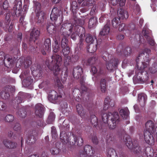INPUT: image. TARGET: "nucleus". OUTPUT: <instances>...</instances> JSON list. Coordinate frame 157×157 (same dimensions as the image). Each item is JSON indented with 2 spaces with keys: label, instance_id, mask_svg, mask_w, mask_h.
<instances>
[{
  "label": "nucleus",
  "instance_id": "f257e3e1",
  "mask_svg": "<svg viewBox=\"0 0 157 157\" xmlns=\"http://www.w3.org/2000/svg\"><path fill=\"white\" fill-rule=\"evenodd\" d=\"M114 102L109 97L104 101L103 111L101 113L102 119L104 123L108 124L111 129L115 128L119 121V117L117 112L114 111Z\"/></svg>",
  "mask_w": 157,
  "mask_h": 157
},
{
  "label": "nucleus",
  "instance_id": "f03ea898",
  "mask_svg": "<svg viewBox=\"0 0 157 157\" xmlns=\"http://www.w3.org/2000/svg\"><path fill=\"white\" fill-rule=\"evenodd\" d=\"M151 50L145 48L142 52L139 54L136 60L137 69L136 71V74L138 80L141 83L146 82L148 78V74L144 69L149 66L150 59L149 54Z\"/></svg>",
  "mask_w": 157,
  "mask_h": 157
},
{
  "label": "nucleus",
  "instance_id": "7ed1b4c3",
  "mask_svg": "<svg viewBox=\"0 0 157 157\" xmlns=\"http://www.w3.org/2000/svg\"><path fill=\"white\" fill-rule=\"evenodd\" d=\"M124 140L126 146L134 154L140 155L144 153L147 156L151 157V149L150 147H148L145 148L144 146H139L137 143V140L132 141L131 138L128 135L125 136H124Z\"/></svg>",
  "mask_w": 157,
  "mask_h": 157
},
{
  "label": "nucleus",
  "instance_id": "20e7f679",
  "mask_svg": "<svg viewBox=\"0 0 157 157\" xmlns=\"http://www.w3.org/2000/svg\"><path fill=\"white\" fill-rule=\"evenodd\" d=\"M62 62L61 56L59 55L54 54L52 56L51 60H46L45 64L50 70H53L55 75L57 76L60 71L59 67Z\"/></svg>",
  "mask_w": 157,
  "mask_h": 157
},
{
  "label": "nucleus",
  "instance_id": "39448f33",
  "mask_svg": "<svg viewBox=\"0 0 157 157\" xmlns=\"http://www.w3.org/2000/svg\"><path fill=\"white\" fill-rule=\"evenodd\" d=\"M63 37L61 41L62 52L64 55L69 54L70 52V47L68 45V40L67 36L62 35Z\"/></svg>",
  "mask_w": 157,
  "mask_h": 157
},
{
  "label": "nucleus",
  "instance_id": "423d86ee",
  "mask_svg": "<svg viewBox=\"0 0 157 157\" xmlns=\"http://www.w3.org/2000/svg\"><path fill=\"white\" fill-rule=\"evenodd\" d=\"M73 25L70 23H65L63 24L60 29V33L61 35H68V31L70 34L72 32Z\"/></svg>",
  "mask_w": 157,
  "mask_h": 157
},
{
  "label": "nucleus",
  "instance_id": "0eeeda50",
  "mask_svg": "<svg viewBox=\"0 0 157 157\" xmlns=\"http://www.w3.org/2000/svg\"><path fill=\"white\" fill-rule=\"evenodd\" d=\"M62 97V95L56 91L52 90L49 93L48 98L51 102L55 103L59 101Z\"/></svg>",
  "mask_w": 157,
  "mask_h": 157
},
{
  "label": "nucleus",
  "instance_id": "6e6552de",
  "mask_svg": "<svg viewBox=\"0 0 157 157\" xmlns=\"http://www.w3.org/2000/svg\"><path fill=\"white\" fill-rule=\"evenodd\" d=\"M14 86H5L0 93L1 97L2 99H7L10 96L9 92H13L15 91Z\"/></svg>",
  "mask_w": 157,
  "mask_h": 157
},
{
  "label": "nucleus",
  "instance_id": "1a4fd4ad",
  "mask_svg": "<svg viewBox=\"0 0 157 157\" xmlns=\"http://www.w3.org/2000/svg\"><path fill=\"white\" fill-rule=\"evenodd\" d=\"M94 153L92 147L88 145H85L84 150L80 154L81 157H91Z\"/></svg>",
  "mask_w": 157,
  "mask_h": 157
},
{
  "label": "nucleus",
  "instance_id": "9d476101",
  "mask_svg": "<svg viewBox=\"0 0 157 157\" xmlns=\"http://www.w3.org/2000/svg\"><path fill=\"white\" fill-rule=\"evenodd\" d=\"M119 64V61L117 59L114 58L110 59L109 61L106 62V67L108 71H112L117 69Z\"/></svg>",
  "mask_w": 157,
  "mask_h": 157
},
{
  "label": "nucleus",
  "instance_id": "9b49d317",
  "mask_svg": "<svg viewBox=\"0 0 157 157\" xmlns=\"http://www.w3.org/2000/svg\"><path fill=\"white\" fill-rule=\"evenodd\" d=\"M36 136L37 133L35 130L30 131L28 138L26 140L27 144L31 145L34 143L36 140Z\"/></svg>",
  "mask_w": 157,
  "mask_h": 157
},
{
  "label": "nucleus",
  "instance_id": "f8f14e48",
  "mask_svg": "<svg viewBox=\"0 0 157 157\" xmlns=\"http://www.w3.org/2000/svg\"><path fill=\"white\" fill-rule=\"evenodd\" d=\"M152 132L144 131V139L147 144L150 145H154L155 143V140L152 134Z\"/></svg>",
  "mask_w": 157,
  "mask_h": 157
},
{
  "label": "nucleus",
  "instance_id": "ddd939ff",
  "mask_svg": "<svg viewBox=\"0 0 157 157\" xmlns=\"http://www.w3.org/2000/svg\"><path fill=\"white\" fill-rule=\"evenodd\" d=\"M109 81V78L108 77L102 78L99 82V88L101 91L105 93L106 91L107 83Z\"/></svg>",
  "mask_w": 157,
  "mask_h": 157
},
{
  "label": "nucleus",
  "instance_id": "4468645a",
  "mask_svg": "<svg viewBox=\"0 0 157 157\" xmlns=\"http://www.w3.org/2000/svg\"><path fill=\"white\" fill-rule=\"evenodd\" d=\"M40 34V31L39 30L35 28H33L30 34L29 41H33L34 43L35 41L39 38Z\"/></svg>",
  "mask_w": 157,
  "mask_h": 157
},
{
  "label": "nucleus",
  "instance_id": "2eb2a0df",
  "mask_svg": "<svg viewBox=\"0 0 157 157\" xmlns=\"http://www.w3.org/2000/svg\"><path fill=\"white\" fill-rule=\"evenodd\" d=\"M150 31L146 28H144L142 31V33L144 37H145L147 40L148 41L149 44L152 46L155 45V42L152 38L149 35Z\"/></svg>",
  "mask_w": 157,
  "mask_h": 157
},
{
  "label": "nucleus",
  "instance_id": "dca6fc26",
  "mask_svg": "<svg viewBox=\"0 0 157 157\" xmlns=\"http://www.w3.org/2000/svg\"><path fill=\"white\" fill-rule=\"evenodd\" d=\"M82 73V68L81 66H78L74 67L73 75L75 78L78 79L81 77Z\"/></svg>",
  "mask_w": 157,
  "mask_h": 157
},
{
  "label": "nucleus",
  "instance_id": "f3484780",
  "mask_svg": "<svg viewBox=\"0 0 157 157\" xmlns=\"http://www.w3.org/2000/svg\"><path fill=\"white\" fill-rule=\"evenodd\" d=\"M44 108L41 104L39 103L36 105L35 113L36 116L42 117L44 114Z\"/></svg>",
  "mask_w": 157,
  "mask_h": 157
},
{
  "label": "nucleus",
  "instance_id": "a211bd4d",
  "mask_svg": "<svg viewBox=\"0 0 157 157\" xmlns=\"http://www.w3.org/2000/svg\"><path fill=\"white\" fill-rule=\"evenodd\" d=\"M74 138V142H72V144L78 147L82 146L83 144V140L81 136H77L74 134H72Z\"/></svg>",
  "mask_w": 157,
  "mask_h": 157
},
{
  "label": "nucleus",
  "instance_id": "6ab92c4d",
  "mask_svg": "<svg viewBox=\"0 0 157 157\" xmlns=\"http://www.w3.org/2000/svg\"><path fill=\"white\" fill-rule=\"evenodd\" d=\"M146 130L147 131L152 132V134L156 132L155 129L154 128V124L152 121L151 120L148 121L145 124Z\"/></svg>",
  "mask_w": 157,
  "mask_h": 157
},
{
  "label": "nucleus",
  "instance_id": "aec40b11",
  "mask_svg": "<svg viewBox=\"0 0 157 157\" xmlns=\"http://www.w3.org/2000/svg\"><path fill=\"white\" fill-rule=\"evenodd\" d=\"M60 11L57 7H54L52 10L50 15V19L51 20L56 21L58 17L59 16Z\"/></svg>",
  "mask_w": 157,
  "mask_h": 157
},
{
  "label": "nucleus",
  "instance_id": "412c9836",
  "mask_svg": "<svg viewBox=\"0 0 157 157\" xmlns=\"http://www.w3.org/2000/svg\"><path fill=\"white\" fill-rule=\"evenodd\" d=\"M69 138L70 137L67 136L65 131H62L60 132V139L63 144H66L69 142H70V139Z\"/></svg>",
  "mask_w": 157,
  "mask_h": 157
},
{
  "label": "nucleus",
  "instance_id": "4be33fe9",
  "mask_svg": "<svg viewBox=\"0 0 157 157\" xmlns=\"http://www.w3.org/2000/svg\"><path fill=\"white\" fill-rule=\"evenodd\" d=\"M3 143L6 148L9 149H13L16 148L17 146L16 143L7 139L4 140Z\"/></svg>",
  "mask_w": 157,
  "mask_h": 157
},
{
  "label": "nucleus",
  "instance_id": "5701e85b",
  "mask_svg": "<svg viewBox=\"0 0 157 157\" xmlns=\"http://www.w3.org/2000/svg\"><path fill=\"white\" fill-rule=\"evenodd\" d=\"M77 112L78 114L82 118H85L86 116V112L85 110L81 105L78 104L76 105Z\"/></svg>",
  "mask_w": 157,
  "mask_h": 157
},
{
  "label": "nucleus",
  "instance_id": "b1692460",
  "mask_svg": "<svg viewBox=\"0 0 157 157\" xmlns=\"http://www.w3.org/2000/svg\"><path fill=\"white\" fill-rule=\"evenodd\" d=\"M138 100L141 107H144L147 99V96L144 93H141L138 94Z\"/></svg>",
  "mask_w": 157,
  "mask_h": 157
},
{
  "label": "nucleus",
  "instance_id": "393cba45",
  "mask_svg": "<svg viewBox=\"0 0 157 157\" xmlns=\"http://www.w3.org/2000/svg\"><path fill=\"white\" fill-rule=\"evenodd\" d=\"M110 30L109 23H107L104 26L103 28L100 31L99 35L101 36H104L108 35L109 33Z\"/></svg>",
  "mask_w": 157,
  "mask_h": 157
},
{
  "label": "nucleus",
  "instance_id": "a878e982",
  "mask_svg": "<svg viewBox=\"0 0 157 157\" xmlns=\"http://www.w3.org/2000/svg\"><path fill=\"white\" fill-rule=\"evenodd\" d=\"M118 18L122 19H126L128 18V14L127 11L121 9L120 10L118 11Z\"/></svg>",
  "mask_w": 157,
  "mask_h": 157
},
{
  "label": "nucleus",
  "instance_id": "bb28decb",
  "mask_svg": "<svg viewBox=\"0 0 157 157\" xmlns=\"http://www.w3.org/2000/svg\"><path fill=\"white\" fill-rule=\"evenodd\" d=\"M76 32H77L78 36H79L80 39H84L85 36V30L82 26H80L77 28Z\"/></svg>",
  "mask_w": 157,
  "mask_h": 157
},
{
  "label": "nucleus",
  "instance_id": "cd10ccee",
  "mask_svg": "<svg viewBox=\"0 0 157 157\" xmlns=\"http://www.w3.org/2000/svg\"><path fill=\"white\" fill-rule=\"evenodd\" d=\"M98 59L96 57H93L89 58L87 60H85L84 63L86 65L93 66L96 63Z\"/></svg>",
  "mask_w": 157,
  "mask_h": 157
},
{
  "label": "nucleus",
  "instance_id": "c85d7f7f",
  "mask_svg": "<svg viewBox=\"0 0 157 157\" xmlns=\"http://www.w3.org/2000/svg\"><path fill=\"white\" fill-rule=\"evenodd\" d=\"M36 16L38 19V22L40 23L42 22L44 20V17L45 13L42 10L36 11Z\"/></svg>",
  "mask_w": 157,
  "mask_h": 157
},
{
  "label": "nucleus",
  "instance_id": "c756f323",
  "mask_svg": "<svg viewBox=\"0 0 157 157\" xmlns=\"http://www.w3.org/2000/svg\"><path fill=\"white\" fill-rule=\"evenodd\" d=\"M69 54L64 55L63 54L64 56V65L66 67L65 70L66 68L68 69L67 67L71 63V57L68 56Z\"/></svg>",
  "mask_w": 157,
  "mask_h": 157
},
{
  "label": "nucleus",
  "instance_id": "7c9ffc66",
  "mask_svg": "<svg viewBox=\"0 0 157 157\" xmlns=\"http://www.w3.org/2000/svg\"><path fill=\"white\" fill-rule=\"evenodd\" d=\"M90 122L93 125V127L97 128L98 121V118L95 115H92L90 114Z\"/></svg>",
  "mask_w": 157,
  "mask_h": 157
},
{
  "label": "nucleus",
  "instance_id": "2f4dec72",
  "mask_svg": "<svg viewBox=\"0 0 157 157\" xmlns=\"http://www.w3.org/2000/svg\"><path fill=\"white\" fill-rule=\"evenodd\" d=\"M98 22L97 18L96 17H92L89 20L88 23V27L92 28L96 26Z\"/></svg>",
  "mask_w": 157,
  "mask_h": 157
},
{
  "label": "nucleus",
  "instance_id": "473e14b6",
  "mask_svg": "<svg viewBox=\"0 0 157 157\" xmlns=\"http://www.w3.org/2000/svg\"><path fill=\"white\" fill-rule=\"evenodd\" d=\"M47 29L48 32L51 34L56 33V27L55 26L52 24L50 23L48 25H47Z\"/></svg>",
  "mask_w": 157,
  "mask_h": 157
},
{
  "label": "nucleus",
  "instance_id": "72a5a7b5",
  "mask_svg": "<svg viewBox=\"0 0 157 157\" xmlns=\"http://www.w3.org/2000/svg\"><path fill=\"white\" fill-rule=\"evenodd\" d=\"M44 49L49 52L51 50V41L50 38L46 39L44 41Z\"/></svg>",
  "mask_w": 157,
  "mask_h": 157
},
{
  "label": "nucleus",
  "instance_id": "f704fd0d",
  "mask_svg": "<svg viewBox=\"0 0 157 157\" xmlns=\"http://www.w3.org/2000/svg\"><path fill=\"white\" fill-rule=\"evenodd\" d=\"M85 23V21L81 19L75 18L74 20V24L75 25L76 29L78 28L80 26H82Z\"/></svg>",
  "mask_w": 157,
  "mask_h": 157
},
{
  "label": "nucleus",
  "instance_id": "c9c22d12",
  "mask_svg": "<svg viewBox=\"0 0 157 157\" xmlns=\"http://www.w3.org/2000/svg\"><path fill=\"white\" fill-rule=\"evenodd\" d=\"M108 157H118L115 150L112 148L108 149Z\"/></svg>",
  "mask_w": 157,
  "mask_h": 157
},
{
  "label": "nucleus",
  "instance_id": "e433bc0d",
  "mask_svg": "<svg viewBox=\"0 0 157 157\" xmlns=\"http://www.w3.org/2000/svg\"><path fill=\"white\" fill-rule=\"evenodd\" d=\"M24 93L23 92H19L18 94V96L16 97L15 100L16 101V103L17 104L22 103L23 101L24 98Z\"/></svg>",
  "mask_w": 157,
  "mask_h": 157
},
{
  "label": "nucleus",
  "instance_id": "4c0bfd02",
  "mask_svg": "<svg viewBox=\"0 0 157 157\" xmlns=\"http://www.w3.org/2000/svg\"><path fill=\"white\" fill-rule=\"evenodd\" d=\"M31 58L30 56H28L24 60V65L25 68H28L31 65Z\"/></svg>",
  "mask_w": 157,
  "mask_h": 157
},
{
  "label": "nucleus",
  "instance_id": "58836bf2",
  "mask_svg": "<svg viewBox=\"0 0 157 157\" xmlns=\"http://www.w3.org/2000/svg\"><path fill=\"white\" fill-rule=\"evenodd\" d=\"M121 23L120 20L118 17H115L112 21V24L113 27L117 28Z\"/></svg>",
  "mask_w": 157,
  "mask_h": 157
},
{
  "label": "nucleus",
  "instance_id": "ea45409f",
  "mask_svg": "<svg viewBox=\"0 0 157 157\" xmlns=\"http://www.w3.org/2000/svg\"><path fill=\"white\" fill-rule=\"evenodd\" d=\"M55 118V115L54 113L52 112L51 113L48 117L47 121L48 124H52Z\"/></svg>",
  "mask_w": 157,
  "mask_h": 157
},
{
  "label": "nucleus",
  "instance_id": "a19ab883",
  "mask_svg": "<svg viewBox=\"0 0 157 157\" xmlns=\"http://www.w3.org/2000/svg\"><path fill=\"white\" fill-rule=\"evenodd\" d=\"M87 43L91 44L94 41L93 36L90 34H87L85 39Z\"/></svg>",
  "mask_w": 157,
  "mask_h": 157
},
{
  "label": "nucleus",
  "instance_id": "79ce46f5",
  "mask_svg": "<svg viewBox=\"0 0 157 157\" xmlns=\"http://www.w3.org/2000/svg\"><path fill=\"white\" fill-rule=\"evenodd\" d=\"M54 44L53 45V51L54 52L56 53L60 50V47L58 41L56 39L55 40H54Z\"/></svg>",
  "mask_w": 157,
  "mask_h": 157
},
{
  "label": "nucleus",
  "instance_id": "37998d69",
  "mask_svg": "<svg viewBox=\"0 0 157 157\" xmlns=\"http://www.w3.org/2000/svg\"><path fill=\"white\" fill-rule=\"evenodd\" d=\"M98 44V43L97 44H95L94 46L91 45H89L87 48L88 52L90 53H93L95 52L97 49Z\"/></svg>",
  "mask_w": 157,
  "mask_h": 157
},
{
  "label": "nucleus",
  "instance_id": "c03bdc74",
  "mask_svg": "<svg viewBox=\"0 0 157 157\" xmlns=\"http://www.w3.org/2000/svg\"><path fill=\"white\" fill-rule=\"evenodd\" d=\"M26 77V79L25 80L24 82V84L25 86H28L33 82V80L32 78V77L28 76Z\"/></svg>",
  "mask_w": 157,
  "mask_h": 157
},
{
  "label": "nucleus",
  "instance_id": "a18cd8bd",
  "mask_svg": "<svg viewBox=\"0 0 157 157\" xmlns=\"http://www.w3.org/2000/svg\"><path fill=\"white\" fill-rule=\"evenodd\" d=\"M94 0H85L82 4V6H87L89 7L92 6L94 4Z\"/></svg>",
  "mask_w": 157,
  "mask_h": 157
},
{
  "label": "nucleus",
  "instance_id": "49530a36",
  "mask_svg": "<svg viewBox=\"0 0 157 157\" xmlns=\"http://www.w3.org/2000/svg\"><path fill=\"white\" fill-rule=\"evenodd\" d=\"M70 9L73 12H75L77 11L78 5L76 1H73L72 2L71 4Z\"/></svg>",
  "mask_w": 157,
  "mask_h": 157
},
{
  "label": "nucleus",
  "instance_id": "de8ad7c7",
  "mask_svg": "<svg viewBox=\"0 0 157 157\" xmlns=\"http://www.w3.org/2000/svg\"><path fill=\"white\" fill-rule=\"evenodd\" d=\"M33 2L34 5V7L36 10V11H40L41 10V5L40 3L37 1L33 0Z\"/></svg>",
  "mask_w": 157,
  "mask_h": 157
},
{
  "label": "nucleus",
  "instance_id": "09e8293b",
  "mask_svg": "<svg viewBox=\"0 0 157 157\" xmlns=\"http://www.w3.org/2000/svg\"><path fill=\"white\" fill-rule=\"evenodd\" d=\"M68 72V69L67 68H66V70H65V72H64V74L63 75V74H62L61 77V80L62 83L63 84L66 82L67 79Z\"/></svg>",
  "mask_w": 157,
  "mask_h": 157
},
{
  "label": "nucleus",
  "instance_id": "8fccbe9b",
  "mask_svg": "<svg viewBox=\"0 0 157 157\" xmlns=\"http://www.w3.org/2000/svg\"><path fill=\"white\" fill-rule=\"evenodd\" d=\"M18 113V115L21 117L24 118L26 116V112L24 109H20Z\"/></svg>",
  "mask_w": 157,
  "mask_h": 157
},
{
  "label": "nucleus",
  "instance_id": "3c124183",
  "mask_svg": "<svg viewBox=\"0 0 157 157\" xmlns=\"http://www.w3.org/2000/svg\"><path fill=\"white\" fill-rule=\"evenodd\" d=\"M17 7L15 5H14L13 9L12 10V14L13 16H14L16 15L17 17H19L20 15L21 16V13L20 11L19 10V9H18L17 11L19 12L18 13H17Z\"/></svg>",
  "mask_w": 157,
  "mask_h": 157
},
{
  "label": "nucleus",
  "instance_id": "603ef678",
  "mask_svg": "<svg viewBox=\"0 0 157 157\" xmlns=\"http://www.w3.org/2000/svg\"><path fill=\"white\" fill-rule=\"evenodd\" d=\"M11 20V19L10 18V13L8 12L6 13L5 16V23L6 25H7L8 27L9 25Z\"/></svg>",
  "mask_w": 157,
  "mask_h": 157
},
{
  "label": "nucleus",
  "instance_id": "864d4df0",
  "mask_svg": "<svg viewBox=\"0 0 157 157\" xmlns=\"http://www.w3.org/2000/svg\"><path fill=\"white\" fill-rule=\"evenodd\" d=\"M56 84L58 87V89L59 91H60V90H62L63 88V86L61 82L60 81L58 78H56Z\"/></svg>",
  "mask_w": 157,
  "mask_h": 157
},
{
  "label": "nucleus",
  "instance_id": "5fc2aeb1",
  "mask_svg": "<svg viewBox=\"0 0 157 157\" xmlns=\"http://www.w3.org/2000/svg\"><path fill=\"white\" fill-rule=\"evenodd\" d=\"M5 119L6 122H11L13 121L14 117L13 115L9 114L6 116Z\"/></svg>",
  "mask_w": 157,
  "mask_h": 157
},
{
  "label": "nucleus",
  "instance_id": "6e6d98bb",
  "mask_svg": "<svg viewBox=\"0 0 157 157\" xmlns=\"http://www.w3.org/2000/svg\"><path fill=\"white\" fill-rule=\"evenodd\" d=\"M1 5H2V7L4 10H9L8 9L10 7V6L7 0H5L2 4H1Z\"/></svg>",
  "mask_w": 157,
  "mask_h": 157
},
{
  "label": "nucleus",
  "instance_id": "4d7b16f0",
  "mask_svg": "<svg viewBox=\"0 0 157 157\" xmlns=\"http://www.w3.org/2000/svg\"><path fill=\"white\" fill-rule=\"evenodd\" d=\"M51 133L52 138L55 139L58 137L56 130L55 127H52Z\"/></svg>",
  "mask_w": 157,
  "mask_h": 157
},
{
  "label": "nucleus",
  "instance_id": "13d9d810",
  "mask_svg": "<svg viewBox=\"0 0 157 157\" xmlns=\"http://www.w3.org/2000/svg\"><path fill=\"white\" fill-rule=\"evenodd\" d=\"M59 148L57 147L52 148L50 149L51 153L53 155L58 154L59 152Z\"/></svg>",
  "mask_w": 157,
  "mask_h": 157
},
{
  "label": "nucleus",
  "instance_id": "bf43d9fd",
  "mask_svg": "<svg viewBox=\"0 0 157 157\" xmlns=\"http://www.w3.org/2000/svg\"><path fill=\"white\" fill-rule=\"evenodd\" d=\"M124 52L125 56H129L132 52L131 48L129 47H126L125 48Z\"/></svg>",
  "mask_w": 157,
  "mask_h": 157
},
{
  "label": "nucleus",
  "instance_id": "052dcab7",
  "mask_svg": "<svg viewBox=\"0 0 157 157\" xmlns=\"http://www.w3.org/2000/svg\"><path fill=\"white\" fill-rule=\"evenodd\" d=\"M13 130L17 132H19L21 129V125L19 123H17L15 124L13 127Z\"/></svg>",
  "mask_w": 157,
  "mask_h": 157
},
{
  "label": "nucleus",
  "instance_id": "680f3d73",
  "mask_svg": "<svg viewBox=\"0 0 157 157\" xmlns=\"http://www.w3.org/2000/svg\"><path fill=\"white\" fill-rule=\"evenodd\" d=\"M4 60L7 62V64L8 65H11L13 63V60L12 58H10V57L6 58V56H5L4 58Z\"/></svg>",
  "mask_w": 157,
  "mask_h": 157
},
{
  "label": "nucleus",
  "instance_id": "e2e57ef3",
  "mask_svg": "<svg viewBox=\"0 0 157 157\" xmlns=\"http://www.w3.org/2000/svg\"><path fill=\"white\" fill-rule=\"evenodd\" d=\"M30 73V71L28 69L25 70L23 72H22L21 74V76H23L24 78H26L28 76Z\"/></svg>",
  "mask_w": 157,
  "mask_h": 157
},
{
  "label": "nucleus",
  "instance_id": "0e129e2a",
  "mask_svg": "<svg viewBox=\"0 0 157 157\" xmlns=\"http://www.w3.org/2000/svg\"><path fill=\"white\" fill-rule=\"evenodd\" d=\"M92 140L93 143L94 144H97L98 143V140L97 136L93 134L92 137Z\"/></svg>",
  "mask_w": 157,
  "mask_h": 157
},
{
  "label": "nucleus",
  "instance_id": "69168bd1",
  "mask_svg": "<svg viewBox=\"0 0 157 157\" xmlns=\"http://www.w3.org/2000/svg\"><path fill=\"white\" fill-rule=\"evenodd\" d=\"M128 110H125L124 109H121L119 111V113L121 116H127L128 114Z\"/></svg>",
  "mask_w": 157,
  "mask_h": 157
},
{
  "label": "nucleus",
  "instance_id": "338daca9",
  "mask_svg": "<svg viewBox=\"0 0 157 157\" xmlns=\"http://www.w3.org/2000/svg\"><path fill=\"white\" fill-rule=\"evenodd\" d=\"M81 88L82 90V92H80L81 95L80 96L82 97L83 95V92H86L87 91V88L85 84L81 85Z\"/></svg>",
  "mask_w": 157,
  "mask_h": 157
},
{
  "label": "nucleus",
  "instance_id": "774afa93",
  "mask_svg": "<svg viewBox=\"0 0 157 157\" xmlns=\"http://www.w3.org/2000/svg\"><path fill=\"white\" fill-rule=\"evenodd\" d=\"M97 11L96 7L93 6L90 11V15L91 16L94 15L96 14Z\"/></svg>",
  "mask_w": 157,
  "mask_h": 157
}]
</instances>
